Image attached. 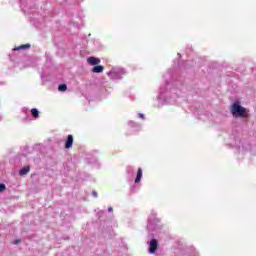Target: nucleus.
<instances>
[{
	"label": "nucleus",
	"mask_w": 256,
	"mask_h": 256,
	"mask_svg": "<svg viewBox=\"0 0 256 256\" xmlns=\"http://www.w3.org/2000/svg\"><path fill=\"white\" fill-rule=\"evenodd\" d=\"M231 113L233 117H242L246 119L249 117V113L247 112V109L241 105H239V102H234L231 106Z\"/></svg>",
	"instance_id": "1"
},
{
	"label": "nucleus",
	"mask_w": 256,
	"mask_h": 256,
	"mask_svg": "<svg viewBox=\"0 0 256 256\" xmlns=\"http://www.w3.org/2000/svg\"><path fill=\"white\" fill-rule=\"evenodd\" d=\"M159 248V244L157 242V239H152L150 241V248H149V253H155L157 249Z\"/></svg>",
	"instance_id": "2"
},
{
	"label": "nucleus",
	"mask_w": 256,
	"mask_h": 256,
	"mask_svg": "<svg viewBox=\"0 0 256 256\" xmlns=\"http://www.w3.org/2000/svg\"><path fill=\"white\" fill-rule=\"evenodd\" d=\"M87 63L89 65H99L101 63V59L91 56L87 58Z\"/></svg>",
	"instance_id": "3"
},
{
	"label": "nucleus",
	"mask_w": 256,
	"mask_h": 256,
	"mask_svg": "<svg viewBox=\"0 0 256 256\" xmlns=\"http://www.w3.org/2000/svg\"><path fill=\"white\" fill-rule=\"evenodd\" d=\"M73 147V135L69 134L65 143V149H71Z\"/></svg>",
	"instance_id": "4"
},
{
	"label": "nucleus",
	"mask_w": 256,
	"mask_h": 256,
	"mask_svg": "<svg viewBox=\"0 0 256 256\" xmlns=\"http://www.w3.org/2000/svg\"><path fill=\"white\" fill-rule=\"evenodd\" d=\"M141 177H143V170L141 168H138L135 183H141Z\"/></svg>",
	"instance_id": "5"
},
{
	"label": "nucleus",
	"mask_w": 256,
	"mask_h": 256,
	"mask_svg": "<svg viewBox=\"0 0 256 256\" xmlns=\"http://www.w3.org/2000/svg\"><path fill=\"white\" fill-rule=\"evenodd\" d=\"M105 71V67L98 65L92 68V73H103Z\"/></svg>",
	"instance_id": "6"
},
{
	"label": "nucleus",
	"mask_w": 256,
	"mask_h": 256,
	"mask_svg": "<svg viewBox=\"0 0 256 256\" xmlns=\"http://www.w3.org/2000/svg\"><path fill=\"white\" fill-rule=\"evenodd\" d=\"M23 49H31V44H23L16 48H14V51H21Z\"/></svg>",
	"instance_id": "7"
},
{
	"label": "nucleus",
	"mask_w": 256,
	"mask_h": 256,
	"mask_svg": "<svg viewBox=\"0 0 256 256\" xmlns=\"http://www.w3.org/2000/svg\"><path fill=\"white\" fill-rule=\"evenodd\" d=\"M31 171V167L25 166L24 168L19 170V175H27Z\"/></svg>",
	"instance_id": "8"
},
{
	"label": "nucleus",
	"mask_w": 256,
	"mask_h": 256,
	"mask_svg": "<svg viewBox=\"0 0 256 256\" xmlns=\"http://www.w3.org/2000/svg\"><path fill=\"white\" fill-rule=\"evenodd\" d=\"M31 113L34 119H37V117H39V110H37V108H32Z\"/></svg>",
	"instance_id": "9"
},
{
	"label": "nucleus",
	"mask_w": 256,
	"mask_h": 256,
	"mask_svg": "<svg viewBox=\"0 0 256 256\" xmlns=\"http://www.w3.org/2000/svg\"><path fill=\"white\" fill-rule=\"evenodd\" d=\"M67 89V85L66 84H60L58 87L59 91H65Z\"/></svg>",
	"instance_id": "10"
},
{
	"label": "nucleus",
	"mask_w": 256,
	"mask_h": 256,
	"mask_svg": "<svg viewBox=\"0 0 256 256\" xmlns=\"http://www.w3.org/2000/svg\"><path fill=\"white\" fill-rule=\"evenodd\" d=\"M5 191H7V186H5V184L0 183V193H3Z\"/></svg>",
	"instance_id": "11"
},
{
	"label": "nucleus",
	"mask_w": 256,
	"mask_h": 256,
	"mask_svg": "<svg viewBox=\"0 0 256 256\" xmlns=\"http://www.w3.org/2000/svg\"><path fill=\"white\" fill-rule=\"evenodd\" d=\"M140 119H145V115H143L142 113L138 114Z\"/></svg>",
	"instance_id": "12"
},
{
	"label": "nucleus",
	"mask_w": 256,
	"mask_h": 256,
	"mask_svg": "<svg viewBox=\"0 0 256 256\" xmlns=\"http://www.w3.org/2000/svg\"><path fill=\"white\" fill-rule=\"evenodd\" d=\"M93 197H97V191L92 192Z\"/></svg>",
	"instance_id": "13"
},
{
	"label": "nucleus",
	"mask_w": 256,
	"mask_h": 256,
	"mask_svg": "<svg viewBox=\"0 0 256 256\" xmlns=\"http://www.w3.org/2000/svg\"><path fill=\"white\" fill-rule=\"evenodd\" d=\"M108 211L109 212L113 211V208L112 207L108 208Z\"/></svg>",
	"instance_id": "14"
},
{
	"label": "nucleus",
	"mask_w": 256,
	"mask_h": 256,
	"mask_svg": "<svg viewBox=\"0 0 256 256\" xmlns=\"http://www.w3.org/2000/svg\"><path fill=\"white\" fill-rule=\"evenodd\" d=\"M16 243H19V240H16Z\"/></svg>",
	"instance_id": "15"
}]
</instances>
